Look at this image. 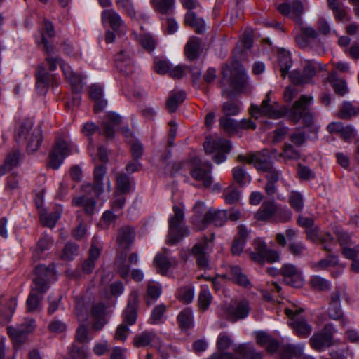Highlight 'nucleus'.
I'll return each instance as SVG.
<instances>
[{
	"label": "nucleus",
	"instance_id": "nucleus-1",
	"mask_svg": "<svg viewBox=\"0 0 359 359\" xmlns=\"http://www.w3.org/2000/svg\"><path fill=\"white\" fill-rule=\"evenodd\" d=\"M35 277L31 285V292L27 299V310L34 312L40 309L43 295L50 284L55 280V271L52 267L39 265L34 269Z\"/></svg>",
	"mask_w": 359,
	"mask_h": 359
},
{
	"label": "nucleus",
	"instance_id": "nucleus-2",
	"mask_svg": "<svg viewBox=\"0 0 359 359\" xmlns=\"http://www.w3.org/2000/svg\"><path fill=\"white\" fill-rule=\"evenodd\" d=\"M174 214L168 219L169 231L168 243L173 245L182 238L189 235V231L184 224V210L177 205L172 207Z\"/></svg>",
	"mask_w": 359,
	"mask_h": 359
},
{
	"label": "nucleus",
	"instance_id": "nucleus-3",
	"mask_svg": "<svg viewBox=\"0 0 359 359\" xmlns=\"http://www.w3.org/2000/svg\"><path fill=\"white\" fill-rule=\"evenodd\" d=\"M253 250H248L250 258L254 262L264 264L266 262L273 263L279 260L277 251L267 248L266 244L260 238L253 241Z\"/></svg>",
	"mask_w": 359,
	"mask_h": 359
},
{
	"label": "nucleus",
	"instance_id": "nucleus-4",
	"mask_svg": "<svg viewBox=\"0 0 359 359\" xmlns=\"http://www.w3.org/2000/svg\"><path fill=\"white\" fill-rule=\"evenodd\" d=\"M46 61L50 71H54L57 69V65H60L65 78L69 81L72 86L74 90L79 91L81 88V77L79 74L74 73L70 66L66 64L63 60L58 57L47 56Z\"/></svg>",
	"mask_w": 359,
	"mask_h": 359
},
{
	"label": "nucleus",
	"instance_id": "nucleus-5",
	"mask_svg": "<svg viewBox=\"0 0 359 359\" xmlns=\"http://www.w3.org/2000/svg\"><path fill=\"white\" fill-rule=\"evenodd\" d=\"M107 173V168L104 165H97L93 171V184H88L83 185V190L86 191L87 189H93L97 197L100 196L104 192L108 194L111 191V184L109 178H104Z\"/></svg>",
	"mask_w": 359,
	"mask_h": 359
},
{
	"label": "nucleus",
	"instance_id": "nucleus-6",
	"mask_svg": "<svg viewBox=\"0 0 359 359\" xmlns=\"http://www.w3.org/2000/svg\"><path fill=\"white\" fill-rule=\"evenodd\" d=\"M36 327L34 319H25L23 323L14 327H7V333L15 344L21 345L25 342L29 334Z\"/></svg>",
	"mask_w": 359,
	"mask_h": 359
},
{
	"label": "nucleus",
	"instance_id": "nucleus-7",
	"mask_svg": "<svg viewBox=\"0 0 359 359\" xmlns=\"http://www.w3.org/2000/svg\"><path fill=\"white\" fill-rule=\"evenodd\" d=\"M270 93L271 92L267 93L266 98L262 101L260 107L252 104L251 114L255 118L266 116L271 118L278 119L285 114V111L280 109L276 103L270 104Z\"/></svg>",
	"mask_w": 359,
	"mask_h": 359
},
{
	"label": "nucleus",
	"instance_id": "nucleus-8",
	"mask_svg": "<svg viewBox=\"0 0 359 359\" xmlns=\"http://www.w3.org/2000/svg\"><path fill=\"white\" fill-rule=\"evenodd\" d=\"M312 97L306 95H302L296 101L292 107L289 110L290 116L294 122L299 121L301 118H304L308 123L312 121V115L309 111V106L311 104Z\"/></svg>",
	"mask_w": 359,
	"mask_h": 359
},
{
	"label": "nucleus",
	"instance_id": "nucleus-9",
	"mask_svg": "<svg viewBox=\"0 0 359 359\" xmlns=\"http://www.w3.org/2000/svg\"><path fill=\"white\" fill-rule=\"evenodd\" d=\"M214 238V234L211 235L210 239H208V238L205 236L192 248V255L195 257L197 264L200 268L205 269L208 266L209 250L212 248L211 243Z\"/></svg>",
	"mask_w": 359,
	"mask_h": 359
},
{
	"label": "nucleus",
	"instance_id": "nucleus-10",
	"mask_svg": "<svg viewBox=\"0 0 359 359\" xmlns=\"http://www.w3.org/2000/svg\"><path fill=\"white\" fill-rule=\"evenodd\" d=\"M316 73V64L313 61L307 60L304 64V69H294L289 74L290 81L294 85H304L311 82Z\"/></svg>",
	"mask_w": 359,
	"mask_h": 359
},
{
	"label": "nucleus",
	"instance_id": "nucleus-11",
	"mask_svg": "<svg viewBox=\"0 0 359 359\" xmlns=\"http://www.w3.org/2000/svg\"><path fill=\"white\" fill-rule=\"evenodd\" d=\"M203 147L207 154L216 153L215 157H222L229 154L231 149V143L226 139L207 137Z\"/></svg>",
	"mask_w": 359,
	"mask_h": 359
},
{
	"label": "nucleus",
	"instance_id": "nucleus-12",
	"mask_svg": "<svg viewBox=\"0 0 359 359\" xmlns=\"http://www.w3.org/2000/svg\"><path fill=\"white\" fill-rule=\"evenodd\" d=\"M196 166L191 171V175L196 180L202 181L205 187H209L212 182L210 174L212 167L208 162H202L201 158H193Z\"/></svg>",
	"mask_w": 359,
	"mask_h": 359
},
{
	"label": "nucleus",
	"instance_id": "nucleus-13",
	"mask_svg": "<svg viewBox=\"0 0 359 359\" xmlns=\"http://www.w3.org/2000/svg\"><path fill=\"white\" fill-rule=\"evenodd\" d=\"M302 310L295 311L290 309H285V314L291 318V325L299 337L306 338L310 335L312 331L311 326L304 319H299L297 316Z\"/></svg>",
	"mask_w": 359,
	"mask_h": 359
},
{
	"label": "nucleus",
	"instance_id": "nucleus-14",
	"mask_svg": "<svg viewBox=\"0 0 359 359\" xmlns=\"http://www.w3.org/2000/svg\"><path fill=\"white\" fill-rule=\"evenodd\" d=\"M101 250V244L98 241L97 238L94 236L89 250V257L81 264V269L83 273L88 274L93 272L95 266V261L100 257Z\"/></svg>",
	"mask_w": 359,
	"mask_h": 359
},
{
	"label": "nucleus",
	"instance_id": "nucleus-15",
	"mask_svg": "<svg viewBox=\"0 0 359 359\" xmlns=\"http://www.w3.org/2000/svg\"><path fill=\"white\" fill-rule=\"evenodd\" d=\"M282 274L286 283L292 287H300L304 284L302 272L293 264H285L282 267Z\"/></svg>",
	"mask_w": 359,
	"mask_h": 359
},
{
	"label": "nucleus",
	"instance_id": "nucleus-16",
	"mask_svg": "<svg viewBox=\"0 0 359 359\" xmlns=\"http://www.w3.org/2000/svg\"><path fill=\"white\" fill-rule=\"evenodd\" d=\"M228 220V211L225 210L215 211L210 209L206 212L201 219V225L199 229H203L208 224L212 223L215 226H222Z\"/></svg>",
	"mask_w": 359,
	"mask_h": 359
},
{
	"label": "nucleus",
	"instance_id": "nucleus-17",
	"mask_svg": "<svg viewBox=\"0 0 359 359\" xmlns=\"http://www.w3.org/2000/svg\"><path fill=\"white\" fill-rule=\"evenodd\" d=\"M78 154L79 150L74 142L61 140L55 142L49 157H67Z\"/></svg>",
	"mask_w": 359,
	"mask_h": 359
},
{
	"label": "nucleus",
	"instance_id": "nucleus-18",
	"mask_svg": "<svg viewBox=\"0 0 359 359\" xmlns=\"http://www.w3.org/2000/svg\"><path fill=\"white\" fill-rule=\"evenodd\" d=\"M154 263L161 273L165 274L171 267L177 264V261L175 257L170 256V250L164 248L163 252H159L156 255Z\"/></svg>",
	"mask_w": 359,
	"mask_h": 359
},
{
	"label": "nucleus",
	"instance_id": "nucleus-19",
	"mask_svg": "<svg viewBox=\"0 0 359 359\" xmlns=\"http://www.w3.org/2000/svg\"><path fill=\"white\" fill-rule=\"evenodd\" d=\"M309 341L314 350L321 351L332 344V334L326 327L322 331L315 333Z\"/></svg>",
	"mask_w": 359,
	"mask_h": 359
},
{
	"label": "nucleus",
	"instance_id": "nucleus-20",
	"mask_svg": "<svg viewBox=\"0 0 359 359\" xmlns=\"http://www.w3.org/2000/svg\"><path fill=\"white\" fill-rule=\"evenodd\" d=\"M251 311L250 302L243 299L227 309V319L237 320L248 317Z\"/></svg>",
	"mask_w": 359,
	"mask_h": 359
},
{
	"label": "nucleus",
	"instance_id": "nucleus-21",
	"mask_svg": "<svg viewBox=\"0 0 359 359\" xmlns=\"http://www.w3.org/2000/svg\"><path fill=\"white\" fill-rule=\"evenodd\" d=\"M233 359H262V355L257 351L252 343L248 342L236 346Z\"/></svg>",
	"mask_w": 359,
	"mask_h": 359
},
{
	"label": "nucleus",
	"instance_id": "nucleus-22",
	"mask_svg": "<svg viewBox=\"0 0 359 359\" xmlns=\"http://www.w3.org/2000/svg\"><path fill=\"white\" fill-rule=\"evenodd\" d=\"M115 64L119 72L126 76H130L134 72L133 59L125 51H121L116 56Z\"/></svg>",
	"mask_w": 359,
	"mask_h": 359
},
{
	"label": "nucleus",
	"instance_id": "nucleus-23",
	"mask_svg": "<svg viewBox=\"0 0 359 359\" xmlns=\"http://www.w3.org/2000/svg\"><path fill=\"white\" fill-rule=\"evenodd\" d=\"M327 130L330 133L339 134L346 141L350 140L355 136V131L351 125L344 126L341 122H332L328 124Z\"/></svg>",
	"mask_w": 359,
	"mask_h": 359
},
{
	"label": "nucleus",
	"instance_id": "nucleus-24",
	"mask_svg": "<svg viewBox=\"0 0 359 359\" xmlns=\"http://www.w3.org/2000/svg\"><path fill=\"white\" fill-rule=\"evenodd\" d=\"M102 21L104 24H109L114 31L123 30L125 27L121 16L113 9H106L102 11Z\"/></svg>",
	"mask_w": 359,
	"mask_h": 359
},
{
	"label": "nucleus",
	"instance_id": "nucleus-25",
	"mask_svg": "<svg viewBox=\"0 0 359 359\" xmlns=\"http://www.w3.org/2000/svg\"><path fill=\"white\" fill-rule=\"evenodd\" d=\"M135 236L136 233L133 227L125 226L118 230L117 241L122 248H128L134 242Z\"/></svg>",
	"mask_w": 359,
	"mask_h": 359
},
{
	"label": "nucleus",
	"instance_id": "nucleus-26",
	"mask_svg": "<svg viewBox=\"0 0 359 359\" xmlns=\"http://www.w3.org/2000/svg\"><path fill=\"white\" fill-rule=\"evenodd\" d=\"M71 203L74 207L83 208L86 214L93 215L95 212L97 203L93 198L82 195L74 197Z\"/></svg>",
	"mask_w": 359,
	"mask_h": 359
},
{
	"label": "nucleus",
	"instance_id": "nucleus-27",
	"mask_svg": "<svg viewBox=\"0 0 359 359\" xmlns=\"http://www.w3.org/2000/svg\"><path fill=\"white\" fill-rule=\"evenodd\" d=\"M43 140L42 130L39 127L34 129L29 135L27 139V154H33L40 147Z\"/></svg>",
	"mask_w": 359,
	"mask_h": 359
},
{
	"label": "nucleus",
	"instance_id": "nucleus-28",
	"mask_svg": "<svg viewBox=\"0 0 359 359\" xmlns=\"http://www.w3.org/2000/svg\"><path fill=\"white\" fill-rule=\"evenodd\" d=\"M246 163L253 165L259 172H267L271 174L273 172L278 171L273 168V163L269 158H245Z\"/></svg>",
	"mask_w": 359,
	"mask_h": 359
},
{
	"label": "nucleus",
	"instance_id": "nucleus-29",
	"mask_svg": "<svg viewBox=\"0 0 359 359\" xmlns=\"http://www.w3.org/2000/svg\"><path fill=\"white\" fill-rule=\"evenodd\" d=\"M108 121L102 123L103 133L108 137L111 138L114 135V127L121 121V117L114 112L107 114Z\"/></svg>",
	"mask_w": 359,
	"mask_h": 359
},
{
	"label": "nucleus",
	"instance_id": "nucleus-30",
	"mask_svg": "<svg viewBox=\"0 0 359 359\" xmlns=\"http://www.w3.org/2000/svg\"><path fill=\"white\" fill-rule=\"evenodd\" d=\"M277 211V207L274 202L264 203L256 212L255 217L257 220L266 221L270 219Z\"/></svg>",
	"mask_w": 359,
	"mask_h": 359
},
{
	"label": "nucleus",
	"instance_id": "nucleus-31",
	"mask_svg": "<svg viewBox=\"0 0 359 359\" xmlns=\"http://www.w3.org/2000/svg\"><path fill=\"white\" fill-rule=\"evenodd\" d=\"M102 88L99 85L93 84L90 88L89 95L95 101L94 110L96 112L102 111L107 105V101L102 100Z\"/></svg>",
	"mask_w": 359,
	"mask_h": 359
},
{
	"label": "nucleus",
	"instance_id": "nucleus-32",
	"mask_svg": "<svg viewBox=\"0 0 359 359\" xmlns=\"http://www.w3.org/2000/svg\"><path fill=\"white\" fill-rule=\"evenodd\" d=\"M158 341V338L154 332L144 331L135 336L133 339V344L135 346H147L152 345Z\"/></svg>",
	"mask_w": 359,
	"mask_h": 359
},
{
	"label": "nucleus",
	"instance_id": "nucleus-33",
	"mask_svg": "<svg viewBox=\"0 0 359 359\" xmlns=\"http://www.w3.org/2000/svg\"><path fill=\"white\" fill-rule=\"evenodd\" d=\"M131 189L130 178L126 173H118L116 176L115 195L125 194Z\"/></svg>",
	"mask_w": 359,
	"mask_h": 359
},
{
	"label": "nucleus",
	"instance_id": "nucleus-34",
	"mask_svg": "<svg viewBox=\"0 0 359 359\" xmlns=\"http://www.w3.org/2000/svg\"><path fill=\"white\" fill-rule=\"evenodd\" d=\"M185 93L182 91L171 92L166 100L165 107L168 111L172 113L184 101Z\"/></svg>",
	"mask_w": 359,
	"mask_h": 359
},
{
	"label": "nucleus",
	"instance_id": "nucleus-35",
	"mask_svg": "<svg viewBox=\"0 0 359 359\" xmlns=\"http://www.w3.org/2000/svg\"><path fill=\"white\" fill-rule=\"evenodd\" d=\"M153 8L161 15H170L175 8V0H151Z\"/></svg>",
	"mask_w": 359,
	"mask_h": 359
},
{
	"label": "nucleus",
	"instance_id": "nucleus-36",
	"mask_svg": "<svg viewBox=\"0 0 359 359\" xmlns=\"http://www.w3.org/2000/svg\"><path fill=\"white\" fill-rule=\"evenodd\" d=\"M236 66L237 68L232 72L231 84L236 90H238L244 88L247 76L244 68L239 64H236Z\"/></svg>",
	"mask_w": 359,
	"mask_h": 359
},
{
	"label": "nucleus",
	"instance_id": "nucleus-37",
	"mask_svg": "<svg viewBox=\"0 0 359 359\" xmlns=\"http://www.w3.org/2000/svg\"><path fill=\"white\" fill-rule=\"evenodd\" d=\"M53 75L49 74L42 66H39L36 74V89L39 90L40 86H43L42 93H46L48 86L51 83Z\"/></svg>",
	"mask_w": 359,
	"mask_h": 359
},
{
	"label": "nucleus",
	"instance_id": "nucleus-38",
	"mask_svg": "<svg viewBox=\"0 0 359 359\" xmlns=\"http://www.w3.org/2000/svg\"><path fill=\"white\" fill-rule=\"evenodd\" d=\"M53 243L52 237L46 233H43L39 240L36 247L34 251V257L36 259L42 258L41 254L48 250Z\"/></svg>",
	"mask_w": 359,
	"mask_h": 359
},
{
	"label": "nucleus",
	"instance_id": "nucleus-39",
	"mask_svg": "<svg viewBox=\"0 0 359 359\" xmlns=\"http://www.w3.org/2000/svg\"><path fill=\"white\" fill-rule=\"evenodd\" d=\"M278 62L280 67L281 76L285 79L289 69L292 65L290 53L285 50H280L278 52Z\"/></svg>",
	"mask_w": 359,
	"mask_h": 359
},
{
	"label": "nucleus",
	"instance_id": "nucleus-40",
	"mask_svg": "<svg viewBox=\"0 0 359 359\" xmlns=\"http://www.w3.org/2000/svg\"><path fill=\"white\" fill-rule=\"evenodd\" d=\"M201 46V40L199 38L192 36L189 39L187 43L184 51L187 57L190 60H193L198 57V51Z\"/></svg>",
	"mask_w": 359,
	"mask_h": 359
},
{
	"label": "nucleus",
	"instance_id": "nucleus-41",
	"mask_svg": "<svg viewBox=\"0 0 359 359\" xmlns=\"http://www.w3.org/2000/svg\"><path fill=\"white\" fill-rule=\"evenodd\" d=\"M184 23L192 27L198 33H201L205 26L203 19L198 18L196 13L193 11H187L184 17Z\"/></svg>",
	"mask_w": 359,
	"mask_h": 359
},
{
	"label": "nucleus",
	"instance_id": "nucleus-42",
	"mask_svg": "<svg viewBox=\"0 0 359 359\" xmlns=\"http://www.w3.org/2000/svg\"><path fill=\"white\" fill-rule=\"evenodd\" d=\"M69 352L74 359H88L90 355V348L88 344L73 343Z\"/></svg>",
	"mask_w": 359,
	"mask_h": 359
},
{
	"label": "nucleus",
	"instance_id": "nucleus-43",
	"mask_svg": "<svg viewBox=\"0 0 359 359\" xmlns=\"http://www.w3.org/2000/svg\"><path fill=\"white\" fill-rule=\"evenodd\" d=\"M166 306L163 304L156 306L151 311L149 323L152 325H158L163 323L166 319L165 313L166 311Z\"/></svg>",
	"mask_w": 359,
	"mask_h": 359
},
{
	"label": "nucleus",
	"instance_id": "nucleus-44",
	"mask_svg": "<svg viewBox=\"0 0 359 359\" xmlns=\"http://www.w3.org/2000/svg\"><path fill=\"white\" fill-rule=\"evenodd\" d=\"M212 297L208 286L205 285H202L198 298L199 309L203 311L208 310L212 302Z\"/></svg>",
	"mask_w": 359,
	"mask_h": 359
},
{
	"label": "nucleus",
	"instance_id": "nucleus-45",
	"mask_svg": "<svg viewBox=\"0 0 359 359\" xmlns=\"http://www.w3.org/2000/svg\"><path fill=\"white\" fill-rule=\"evenodd\" d=\"M242 108V103L238 100H228L222 104L223 116L231 117L238 114Z\"/></svg>",
	"mask_w": 359,
	"mask_h": 359
},
{
	"label": "nucleus",
	"instance_id": "nucleus-46",
	"mask_svg": "<svg viewBox=\"0 0 359 359\" xmlns=\"http://www.w3.org/2000/svg\"><path fill=\"white\" fill-rule=\"evenodd\" d=\"M33 126V123L30 120H25L22 121L18 127L15 129V139L18 142L22 140H27L30 135L29 131Z\"/></svg>",
	"mask_w": 359,
	"mask_h": 359
},
{
	"label": "nucleus",
	"instance_id": "nucleus-47",
	"mask_svg": "<svg viewBox=\"0 0 359 359\" xmlns=\"http://www.w3.org/2000/svg\"><path fill=\"white\" fill-rule=\"evenodd\" d=\"M338 264V257L334 255H330L326 258L317 262L311 264V267L316 271L327 269L330 266H334Z\"/></svg>",
	"mask_w": 359,
	"mask_h": 359
},
{
	"label": "nucleus",
	"instance_id": "nucleus-48",
	"mask_svg": "<svg viewBox=\"0 0 359 359\" xmlns=\"http://www.w3.org/2000/svg\"><path fill=\"white\" fill-rule=\"evenodd\" d=\"M359 107L350 102H344L339 111L338 116L341 119H349L358 114Z\"/></svg>",
	"mask_w": 359,
	"mask_h": 359
},
{
	"label": "nucleus",
	"instance_id": "nucleus-49",
	"mask_svg": "<svg viewBox=\"0 0 359 359\" xmlns=\"http://www.w3.org/2000/svg\"><path fill=\"white\" fill-rule=\"evenodd\" d=\"M328 315L333 320H340L341 325L344 327L350 324L349 320L344 316L340 304H330Z\"/></svg>",
	"mask_w": 359,
	"mask_h": 359
},
{
	"label": "nucleus",
	"instance_id": "nucleus-50",
	"mask_svg": "<svg viewBox=\"0 0 359 359\" xmlns=\"http://www.w3.org/2000/svg\"><path fill=\"white\" fill-rule=\"evenodd\" d=\"M219 124L222 128L229 135H233L238 132V121L231 117L222 116L219 118Z\"/></svg>",
	"mask_w": 359,
	"mask_h": 359
},
{
	"label": "nucleus",
	"instance_id": "nucleus-51",
	"mask_svg": "<svg viewBox=\"0 0 359 359\" xmlns=\"http://www.w3.org/2000/svg\"><path fill=\"white\" fill-rule=\"evenodd\" d=\"M162 292L161 286L159 283L149 281L147 283V304H150L156 301L161 296Z\"/></svg>",
	"mask_w": 359,
	"mask_h": 359
},
{
	"label": "nucleus",
	"instance_id": "nucleus-52",
	"mask_svg": "<svg viewBox=\"0 0 359 359\" xmlns=\"http://www.w3.org/2000/svg\"><path fill=\"white\" fill-rule=\"evenodd\" d=\"M75 303V314L79 321L84 322L87 320L88 314V310L86 306L84 299L81 297H76L74 299Z\"/></svg>",
	"mask_w": 359,
	"mask_h": 359
},
{
	"label": "nucleus",
	"instance_id": "nucleus-53",
	"mask_svg": "<svg viewBox=\"0 0 359 359\" xmlns=\"http://www.w3.org/2000/svg\"><path fill=\"white\" fill-rule=\"evenodd\" d=\"M177 320L182 329H189L193 324V312L189 308L183 309L177 316Z\"/></svg>",
	"mask_w": 359,
	"mask_h": 359
},
{
	"label": "nucleus",
	"instance_id": "nucleus-54",
	"mask_svg": "<svg viewBox=\"0 0 359 359\" xmlns=\"http://www.w3.org/2000/svg\"><path fill=\"white\" fill-rule=\"evenodd\" d=\"M281 173L280 171H275L266 175V184L265 185L266 193L269 195H273L276 191L275 184L279 180Z\"/></svg>",
	"mask_w": 359,
	"mask_h": 359
},
{
	"label": "nucleus",
	"instance_id": "nucleus-55",
	"mask_svg": "<svg viewBox=\"0 0 359 359\" xmlns=\"http://www.w3.org/2000/svg\"><path fill=\"white\" fill-rule=\"evenodd\" d=\"M74 338L75 341L74 343L85 344H88L93 339V337L88 334V327L84 325H80L78 327Z\"/></svg>",
	"mask_w": 359,
	"mask_h": 359
},
{
	"label": "nucleus",
	"instance_id": "nucleus-56",
	"mask_svg": "<svg viewBox=\"0 0 359 359\" xmlns=\"http://www.w3.org/2000/svg\"><path fill=\"white\" fill-rule=\"evenodd\" d=\"M223 196L226 203L233 204L239 201L241 192L233 186H230L224 189Z\"/></svg>",
	"mask_w": 359,
	"mask_h": 359
},
{
	"label": "nucleus",
	"instance_id": "nucleus-57",
	"mask_svg": "<svg viewBox=\"0 0 359 359\" xmlns=\"http://www.w3.org/2000/svg\"><path fill=\"white\" fill-rule=\"evenodd\" d=\"M290 252L295 257L304 256L307 250L306 245L302 241H290L288 244Z\"/></svg>",
	"mask_w": 359,
	"mask_h": 359
},
{
	"label": "nucleus",
	"instance_id": "nucleus-58",
	"mask_svg": "<svg viewBox=\"0 0 359 359\" xmlns=\"http://www.w3.org/2000/svg\"><path fill=\"white\" fill-rule=\"evenodd\" d=\"M138 41L142 47L148 52L153 51L156 48V41L149 34L140 35L138 38Z\"/></svg>",
	"mask_w": 359,
	"mask_h": 359
},
{
	"label": "nucleus",
	"instance_id": "nucleus-59",
	"mask_svg": "<svg viewBox=\"0 0 359 359\" xmlns=\"http://www.w3.org/2000/svg\"><path fill=\"white\" fill-rule=\"evenodd\" d=\"M290 205L297 212H301L304 208V200L302 194L298 191H292L289 196Z\"/></svg>",
	"mask_w": 359,
	"mask_h": 359
},
{
	"label": "nucleus",
	"instance_id": "nucleus-60",
	"mask_svg": "<svg viewBox=\"0 0 359 359\" xmlns=\"http://www.w3.org/2000/svg\"><path fill=\"white\" fill-rule=\"evenodd\" d=\"M233 179L241 185H244L250 182V177L242 167H236L233 169Z\"/></svg>",
	"mask_w": 359,
	"mask_h": 359
},
{
	"label": "nucleus",
	"instance_id": "nucleus-61",
	"mask_svg": "<svg viewBox=\"0 0 359 359\" xmlns=\"http://www.w3.org/2000/svg\"><path fill=\"white\" fill-rule=\"evenodd\" d=\"M78 250V245L72 243H68L65 245L63 249L61 257L62 259L71 261L77 255Z\"/></svg>",
	"mask_w": 359,
	"mask_h": 359
},
{
	"label": "nucleus",
	"instance_id": "nucleus-62",
	"mask_svg": "<svg viewBox=\"0 0 359 359\" xmlns=\"http://www.w3.org/2000/svg\"><path fill=\"white\" fill-rule=\"evenodd\" d=\"M292 12L291 18H292L297 23L302 22V15L304 12V6L302 1L294 0L291 5Z\"/></svg>",
	"mask_w": 359,
	"mask_h": 359
},
{
	"label": "nucleus",
	"instance_id": "nucleus-63",
	"mask_svg": "<svg viewBox=\"0 0 359 359\" xmlns=\"http://www.w3.org/2000/svg\"><path fill=\"white\" fill-rule=\"evenodd\" d=\"M194 296V291L192 288L184 287H181L177 294V298L183 302L184 303L189 304L190 303Z\"/></svg>",
	"mask_w": 359,
	"mask_h": 359
},
{
	"label": "nucleus",
	"instance_id": "nucleus-64",
	"mask_svg": "<svg viewBox=\"0 0 359 359\" xmlns=\"http://www.w3.org/2000/svg\"><path fill=\"white\" fill-rule=\"evenodd\" d=\"M311 286L318 290H325L329 288L330 283L327 280L319 276H313L310 279Z\"/></svg>",
	"mask_w": 359,
	"mask_h": 359
}]
</instances>
